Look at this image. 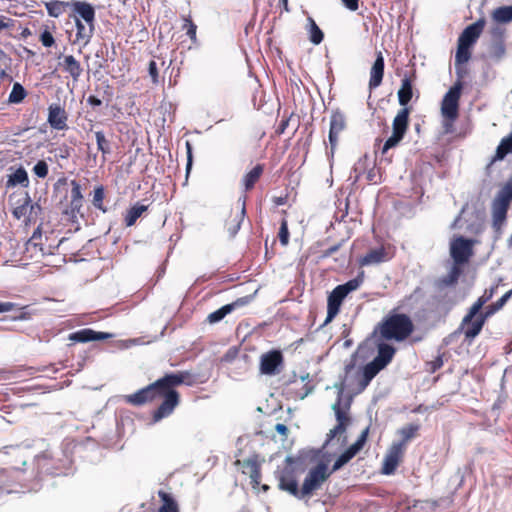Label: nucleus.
I'll list each match as a JSON object with an SVG mask.
<instances>
[{
	"mask_svg": "<svg viewBox=\"0 0 512 512\" xmlns=\"http://www.w3.org/2000/svg\"><path fill=\"white\" fill-rule=\"evenodd\" d=\"M195 383V375L190 371L166 373L146 387L133 394L126 395L125 401L133 406H141L162 399V402L152 414L153 421L158 422L170 416L179 405L180 394L176 388L181 385L192 386Z\"/></svg>",
	"mask_w": 512,
	"mask_h": 512,
	"instance_id": "nucleus-1",
	"label": "nucleus"
},
{
	"mask_svg": "<svg viewBox=\"0 0 512 512\" xmlns=\"http://www.w3.org/2000/svg\"><path fill=\"white\" fill-rule=\"evenodd\" d=\"M412 318L399 308H393L379 321L373 330L376 340H387L397 343L406 341L414 332Z\"/></svg>",
	"mask_w": 512,
	"mask_h": 512,
	"instance_id": "nucleus-2",
	"label": "nucleus"
},
{
	"mask_svg": "<svg viewBox=\"0 0 512 512\" xmlns=\"http://www.w3.org/2000/svg\"><path fill=\"white\" fill-rule=\"evenodd\" d=\"M411 99L412 98H399V103L402 108L393 119L392 135L385 141L382 147V154L396 147L404 138L409 126V115L412 111V107L408 106Z\"/></svg>",
	"mask_w": 512,
	"mask_h": 512,
	"instance_id": "nucleus-3",
	"label": "nucleus"
},
{
	"mask_svg": "<svg viewBox=\"0 0 512 512\" xmlns=\"http://www.w3.org/2000/svg\"><path fill=\"white\" fill-rule=\"evenodd\" d=\"M363 283V276L359 275L344 284L337 285L327 298V317L325 323L332 321L339 313L341 305L347 295L357 290Z\"/></svg>",
	"mask_w": 512,
	"mask_h": 512,
	"instance_id": "nucleus-4",
	"label": "nucleus"
},
{
	"mask_svg": "<svg viewBox=\"0 0 512 512\" xmlns=\"http://www.w3.org/2000/svg\"><path fill=\"white\" fill-rule=\"evenodd\" d=\"M327 464L320 462L311 468L306 475L302 487L300 488L299 499L310 497L313 492L320 489L324 482L331 476Z\"/></svg>",
	"mask_w": 512,
	"mask_h": 512,
	"instance_id": "nucleus-5",
	"label": "nucleus"
},
{
	"mask_svg": "<svg viewBox=\"0 0 512 512\" xmlns=\"http://www.w3.org/2000/svg\"><path fill=\"white\" fill-rule=\"evenodd\" d=\"M285 462L286 465L275 472L278 488L299 499L300 488L298 486L297 472L292 466L294 460L291 457H287Z\"/></svg>",
	"mask_w": 512,
	"mask_h": 512,
	"instance_id": "nucleus-6",
	"label": "nucleus"
},
{
	"mask_svg": "<svg viewBox=\"0 0 512 512\" xmlns=\"http://www.w3.org/2000/svg\"><path fill=\"white\" fill-rule=\"evenodd\" d=\"M512 192L502 187L492 203V225L496 232H500L504 225L510 203Z\"/></svg>",
	"mask_w": 512,
	"mask_h": 512,
	"instance_id": "nucleus-7",
	"label": "nucleus"
},
{
	"mask_svg": "<svg viewBox=\"0 0 512 512\" xmlns=\"http://www.w3.org/2000/svg\"><path fill=\"white\" fill-rule=\"evenodd\" d=\"M471 314L472 309H468L458 329L455 331V333H462L464 335V341L469 344L480 334L487 321L481 312Z\"/></svg>",
	"mask_w": 512,
	"mask_h": 512,
	"instance_id": "nucleus-8",
	"label": "nucleus"
},
{
	"mask_svg": "<svg viewBox=\"0 0 512 512\" xmlns=\"http://www.w3.org/2000/svg\"><path fill=\"white\" fill-rule=\"evenodd\" d=\"M42 238L41 227L38 226L25 244V254H27V257L38 258L40 256L54 254V250L58 249L60 243L63 241V239L59 240L56 245H46Z\"/></svg>",
	"mask_w": 512,
	"mask_h": 512,
	"instance_id": "nucleus-9",
	"label": "nucleus"
},
{
	"mask_svg": "<svg viewBox=\"0 0 512 512\" xmlns=\"http://www.w3.org/2000/svg\"><path fill=\"white\" fill-rule=\"evenodd\" d=\"M473 239H468L463 236L455 237L450 243V256L457 264L469 263L471 257L474 255Z\"/></svg>",
	"mask_w": 512,
	"mask_h": 512,
	"instance_id": "nucleus-10",
	"label": "nucleus"
},
{
	"mask_svg": "<svg viewBox=\"0 0 512 512\" xmlns=\"http://www.w3.org/2000/svg\"><path fill=\"white\" fill-rule=\"evenodd\" d=\"M459 98H443L441 103L442 126L445 133L454 131V123L459 117Z\"/></svg>",
	"mask_w": 512,
	"mask_h": 512,
	"instance_id": "nucleus-11",
	"label": "nucleus"
},
{
	"mask_svg": "<svg viewBox=\"0 0 512 512\" xmlns=\"http://www.w3.org/2000/svg\"><path fill=\"white\" fill-rule=\"evenodd\" d=\"M332 409L335 412L337 425L329 431L327 434V442L332 440L338 434H342L346 431L350 424V417L347 412L341 407V397L339 396L337 401L333 404Z\"/></svg>",
	"mask_w": 512,
	"mask_h": 512,
	"instance_id": "nucleus-12",
	"label": "nucleus"
},
{
	"mask_svg": "<svg viewBox=\"0 0 512 512\" xmlns=\"http://www.w3.org/2000/svg\"><path fill=\"white\" fill-rule=\"evenodd\" d=\"M41 213V206L38 203H32L31 199L27 196L23 204L17 206L12 211L13 217L21 219L26 217V224L35 222Z\"/></svg>",
	"mask_w": 512,
	"mask_h": 512,
	"instance_id": "nucleus-13",
	"label": "nucleus"
},
{
	"mask_svg": "<svg viewBox=\"0 0 512 512\" xmlns=\"http://www.w3.org/2000/svg\"><path fill=\"white\" fill-rule=\"evenodd\" d=\"M235 465L242 467V473L248 475L251 479V485L256 488L261 481V465L257 460V456L244 460H236Z\"/></svg>",
	"mask_w": 512,
	"mask_h": 512,
	"instance_id": "nucleus-14",
	"label": "nucleus"
},
{
	"mask_svg": "<svg viewBox=\"0 0 512 512\" xmlns=\"http://www.w3.org/2000/svg\"><path fill=\"white\" fill-rule=\"evenodd\" d=\"M283 363V355L279 350L269 351L261 356L260 371L265 375H274Z\"/></svg>",
	"mask_w": 512,
	"mask_h": 512,
	"instance_id": "nucleus-15",
	"label": "nucleus"
},
{
	"mask_svg": "<svg viewBox=\"0 0 512 512\" xmlns=\"http://www.w3.org/2000/svg\"><path fill=\"white\" fill-rule=\"evenodd\" d=\"M70 185V202L64 210V213L70 217H75L78 213H80L83 207L84 197L79 182L76 180H71Z\"/></svg>",
	"mask_w": 512,
	"mask_h": 512,
	"instance_id": "nucleus-16",
	"label": "nucleus"
},
{
	"mask_svg": "<svg viewBox=\"0 0 512 512\" xmlns=\"http://www.w3.org/2000/svg\"><path fill=\"white\" fill-rule=\"evenodd\" d=\"M484 25V19H479L468 25L460 34L457 43L472 48L481 35Z\"/></svg>",
	"mask_w": 512,
	"mask_h": 512,
	"instance_id": "nucleus-17",
	"label": "nucleus"
},
{
	"mask_svg": "<svg viewBox=\"0 0 512 512\" xmlns=\"http://www.w3.org/2000/svg\"><path fill=\"white\" fill-rule=\"evenodd\" d=\"M76 34L72 44L79 45L80 48L85 47L91 40L95 24L82 22L79 17H74Z\"/></svg>",
	"mask_w": 512,
	"mask_h": 512,
	"instance_id": "nucleus-18",
	"label": "nucleus"
},
{
	"mask_svg": "<svg viewBox=\"0 0 512 512\" xmlns=\"http://www.w3.org/2000/svg\"><path fill=\"white\" fill-rule=\"evenodd\" d=\"M112 335L106 332L94 331L90 328H84L69 334V340L75 343H87L91 341H100L111 338Z\"/></svg>",
	"mask_w": 512,
	"mask_h": 512,
	"instance_id": "nucleus-19",
	"label": "nucleus"
},
{
	"mask_svg": "<svg viewBox=\"0 0 512 512\" xmlns=\"http://www.w3.org/2000/svg\"><path fill=\"white\" fill-rule=\"evenodd\" d=\"M404 455V450L400 445H392L386 455L381 472L385 475H391L395 472Z\"/></svg>",
	"mask_w": 512,
	"mask_h": 512,
	"instance_id": "nucleus-20",
	"label": "nucleus"
},
{
	"mask_svg": "<svg viewBox=\"0 0 512 512\" xmlns=\"http://www.w3.org/2000/svg\"><path fill=\"white\" fill-rule=\"evenodd\" d=\"M70 9L75 13L74 17L86 23L95 24V8L91 3L86 1L72 0Z\"/></svg>",
	"mask_w": 512,
	"mask_h": 512,
	"instance_id": "nucleus-21",
	"label": "nucleus"
},
{
	"mask_svg": "<svg viewBox=\"0 0 512 512\" xmlns=\"http://www.w3.org/2000/svg\"><path fill=\"white\" fill-rule=\"evenodd\" d=\"M388 342L387 340H377L376 342L377 355L373 361L383 369L393 360L396 354V348Z\"/></svg>",
	"mask_w": 512,
	"mask_h": 512,
	"instance_id": "nucleus-22",
	"label": "nucleus"
},
{
	"mask_svg": "<svg viewBox=\"0 0 512 512\" xmlns=\"http://www.w3.org/2000/svg\"><path fill=\"white\" fill-rule=\"evenodd\" d=\"M48 123L56 130L67 129V113L63 107L57 104L49 106Z\"/></svg>",
	"mask_w": 512,
	"mask_h": 512,
	"instance_id": "nucleus-23",
	"label": "nucleus"
},
{
	"mask_svg": "<svg viewBox=\"0 0 512 512\" xmlns=\"http://www.w3.org/2000/svg\"><path fill=\"white\" fill-rule=\"evenodd\" d=\"M385 61L382 52H378L370 70V91L381 85L384 76Z\"/></svg>",
	"mask_w": 512,
	"mask_h": 512,
	"instance_id": "nucleus-24",
	"label": "nucleus"
},
{
	"mask_svg": "<svg viewBox=\"0 0 512 512\" xmlns=\"http://www.w3.org/2000/svg\"><path fill=\"white\" fill-rule=\"evenodd\" d=\"M246 303H247L246 298H238L234 302H232L230 304H226V305L222 306L221 308H219L218 310L210 313L207 316V321L210 324L217 323V322L221 321L226 315H228L229 313L234 311L236 308L241 307V306L245 305Z\"/></svg>",
	"mask_w": 512,
	"mask_h": 512,
	"instance_id": "nucleus-25",
	"label": "nucleus"
},
{
	"mask_svg": "<svg viewBox=\"0 0 512 512\" xmlns=\"http://www.w3.org/2000/svg\"><path fill=\"white\" fill-rule=\"evenodd\" d=\"M512 153V132L501 139L499 145L497 146L496 152L494 156L491 158L490 162L487 165V169H489L495 162L503 160L508 154Z\"/></svg>",
	"mask_w": 512,
	"mask_h": 512,
	"instance_id": "nucleus-26",
	"label": "nucleus"
},
{
	"mask_svg": "<svg viewBox=\"0 0 512 512\" xmlns=\"http://www.w3.org/2000/svg\"><path fill=\"white\" fill-rule=\"evenodd\" d=\"M381 370L383 368L373 360L366 364L358 382L359 391H363Z\"/></svg>",
	"mask_w": 512,
	"mask_h": 512,
	"instance_id": "nucleus-27",
	"label": "nucleus"
},
{
	"mask_svg": "<svg viewBox=\"0 0 512 512\" xmlns=\"http://www.w3.org/2000/svg\"><path fill=\"white\" fill-rule=\"evenodd\" d=\"M420 428L421 425L419 423L407 424L398 430V434L401 436V440L393 444L400 445L401 449L405 451L407 443L418 435Z\"/></svg>",
	"mask_w": 512,
	"mask_h": 512,
	"instance_id": "nucleus-28",
	"label": "nucleus"
},
{
	"mask_svg": "<svg viewBox=\"0 0 512 512\" xmlns=\"http://www.w3.org/2000/svg\"><path fill=\"white\" fill-rule=\"evenodd\" d=\"M149 205L142 204L140 202L135 203L131 206L124 216V223L127 227L133 226L136 221L148 210Z\"/></svg>",
	"mask_w": 512,
	"mask_h": 512,
	"instance_id": "nucleus-29",
	"label": "nucleus"
},
{
	"mask_svg": "<svg viewBox=\"0 0 512 512\" xmlns=\"http://www.w3.org/2000/svg\"><path fill=\"white\" fill-rule=\"evenodd\" d=\"M157 494L162 503L158 512H180L179 505L171 493L159 490Z\"/></svg>",
	"mask_w": 512,
	"mask_h": 512,
	"instance_id": "nucleus-30",
	"label": "nucleus"
},
{
	"mask_svg": "<svg viewBox=\"0 0 512 512\" xmlns=\"http://www.w3.org/2000/svg\"><path fill=\"white\" fill-rule=\"evenodd\" d=\"M264 172V165L257 164L243 177V185L245 191H250L254 188L255 184L259 181Z\"/></svg>",
	"mask_w": 512,
	"mask_h": 512,
	"instance_id": "nucleus-31",
	"label": "nucleus"
},
{
	"mask_svg": "<svg viewBox=\"0 0 512 512\" xmlns=\"http://www.w3.org/2000/svg\"><path fill=\"white\" fill-rule=\"evenodd\" d=\"M239 202H241L240 208L235 214L233 220L228 223L227 227L230 235L232 236H235L238 233L241 227V223L243 222L246 215V198L244 197L243 199H239Z\"/></svg>",
	"mask_w": 512,
	"mask_h": 512,
	"instance_id": "nucleus-32",
	"label": "nucleus"
},
{
	"mask_svg": "<svg viewBox=\"0 0 512 512\" xmlns=\"http://www.w3.org/2000/svg\"><path fill=\"white\" fill-rule=\"evenodd\" d=\"M471 58V47L464 46L457 43V50L455 54V70L458 75L463 70V66L469 61Z\"/></svg>",
	"mask_w": 512,
	"mask_h": 512,
	"instance_id": "nucleus-33",
	"label": "nucleus"
},
{
	"mask_svg": "<svg viewBox=\"0 0 512 512\" xmlns=\"http://www.w3.org/2000/svg\"><path fill=\"white\" fill-rule=\"evenodd\" d=\"M506 54L504 41H491L488 47V57L494 62L499 63Z\"/></svg>",
	"mask_w": 512,
	"mask_h": 512,
	"instance_id": "nucleus-34",
	"label": "nucleus"
},
{
	"mask_svg": "<svg viewBox=\"0 0 512 512\" xmlns=\"http://www.w3.org/2000/svg\"><path fill=\"white\" fill-rule=\"evenodd\" d=\"M512 296V289L507 291L500 299H498L496 302L488 305L483 310L482 315L486 320H488L491 316H493L496 312H498L500 309L503 308V306L506 304V302L511 298Z\"/></svg>",
	"mask_w": 512,
	"mask_h": 512,
	"instance_id": "nucleus-35",
	"label": "nucleus"
},
{
	"mask_svg": "<svg viewBox=\"0 0 512 512\" xmlns=\"http://www.w3.org/2000/svg\"><path fill=\"white\" fill-rule=\"evenodd\" d=\"M71 1H49L45 3V7L49 16L57 18L62 15L67 8H70Z\"/></svg>",
	"mask_w": 512,
	"mask_h": 512,
	"instance_id": "nucleus-36",
	"label": "nucleus"
},
{
	"mask_svg": "<svg viewBox=\"0 0 512 512\" xmlns=\"http://www.w3.org/2000/svg\"><path fill=\"white\" fill-rule=\"evenodd\" d=\"M497 288L498 286L496 285L489 289H485L483 294L469 307V309H472L471 315H473L474 313L483 312L482 308L489 300L492 299Z\"/></svg>",
	"mask_w": 512,
	"mask_h": 512,
	"instance_id": "nucleus-37",
	"label": "nucleus"
},
{
	"mask_svg": "<svg viewBox=\"0 0 512 512\" xmlns=\"http://www.w3.org/2000/svg\"><path fill=\"white\" fill-rule=\"evenodd\" d=\"M63 69L69 73L74 79L78 78L82 73L80 63L72 55L64 57L62 62Z\"/></svg>",
	"mask_w": 512,
	"mask_h": 512,
	"instance_id": "nucleus-38",
	"label": "nucleus"
},
{
	"mask_svg": "<svg viewBox=\"0 0 512 512\" xmlns=\"http://www.w3.org/2000/svg\"><path fill=\"white\" fill-rule=\"evenodd\" d=\"M292 385L295 387L290 388L289 394L294 399H304L312 390V387H308V383H304V379L300 381H293Z\"/></svg>",
	"mask_w": 512,
	"mask_h": 512,
	"instance_id": "nucleus-39",
	"label": "nucleus"
},
{
	"mask_svg": "<svg viewBox=\"0 0 512 512\" xmlns=\"http://www.w3.org/2000/svg\"><path fill=\"white\" fill-rule=\"evenodd\" d=\"M308 33H309V40L314 45H319L323 39H324V33L319 28V26L316 24L314 19L312 17H308Z\"/></svg>",
	"mask_w": 512,
	"mask_h": 512,
	"instance_id": "nucleus-40",
	"label": "nucleus"
},
{
	"mask_svg": "<svg viewBox=\"0 0 512 512\" xmlns=\"http://www.w3.org/2000/svg\"><path fill=\"white\" fill-rule=\"evenodd\" d=\"M386 252L384 248L372 249L360 260L361 265H370L384 261Z\"/></svg>",
	"mask_w": 512,
	"mask_h": 512,
	"instance_id": "nucleus-41",
	"label": "nucleus"
},
{
	"mask_svg": "<svg viewBox=\"0 0 512 512\" xmlns=\"http://www.w3.org/2000/svg\"><path fill=\"white\" fill-rule=\"evenodd\" d=\"M95 138L97 143V149L102 153L103 162L106 161V155L111 153L110 141L106 139L103 131H96Z\"/></svg>",
	"mask_w": 512,
	"mask_h": 512,
	"instance_id": "nucleus-42",
	"label": "nucleus"
},
{
	"mask_svg": "<svg viewBox=\"0 0 512 512\" xmlns=\"http://www.w3.org/2000/svg\"><path fill=\"white\" fill-rule=\"evenodd\" d=\"M493 19L498 23H509L512 21V5L501 6L493 11Z\"/></svg>",
	"mask_w": 512,
	"mask_h": 512,
	"instance_id": "nucleus-43",
	"label": "nucleus"
},
{
	"mask_svg": "<svg viewBox=\"0 0 512 512\" xmlns=\"http://www.w3.org/2000/svg\"><path fill=\"white\" fill-rule=\"evenodd\" d=\"M368 435H369V427H366L361 432L358 439L352 445H350L345 451H347L352 457H354L364 447V445L367 441Z\"/></svg>",
	"mask_w": 512,
	"mask_h": 512,
	"instance_id": "nucleus-44",
	"label": "nucleus"
},
{
	"mask_svg": "<svg viewBox=\"0 0 512 512\" xmlns=\"http://www.w3.org/2000/svg\"><path fill=\"white\" fill-rule=\"evenodd\" d=\"M18 184L23 186L28 184V175L23 168H18L8 179V185L15 186Z\"/></svg>",
	"mask_w": 512,
	"mask_h": 512,
	"instance_id": "nucleus-45",
	"label": "nucleus"
},
{
	"mask_svg": "<svg viewBox=\"0 0 512 512\" xmlns=\"http://www.w3.org/2000/svg\"><path fill=\"white\" fill-rule=\"evenodd\" d=\"M346 126L345 117L342 113L336 111L331 116L330 121V130H333L337 133H341Z\"/></svg>",
	"mask_w": 512,
	"mask_h": 512,
	"instance_id": "nucleus-46",
	"label": "nucleus"
},
{
	"mask_svg": "<svg viewBox=\"0 0 512 512\" xmlns=\"http://www.w3.org/2000/svg\"><path fill=\"white\" fill-rule=\"evenodd\" d=\"M104 198H105L104 187L102 185H99V186L95 187L94 193H93L92 203H93L95 208L101 210L102 212H106L107 211L106 207L103 204Z\"/></svg>",
	"mask_w": 512,
	"mask_h": 512,
	"instance_id": "nucleus-47",
	"label": "nucleus"
},
{
	"mask_svg": "<svg viewBox=\"0 0 512 512\" xmlns=\"http://www.w3.org/2000/svg\"><path fill=\"white\" fill-rule=\"evenodd\" d=\"M397 96H413L412 80L407 75L402 79V84L397 92Z\"/></svg>",
	"mask_w": 512,
	"mask_h": 512,
	"instance_id": "nucleus-48",
	"label": "nucleus"
},
{
	"mask_svg": "<svg viewBox=\"0 0 512 512\" xmlns=\"http://www.w3.org/2000/svg\"><path fill=\"white\" fill-rule=\"evenodd\" d=\"M279 241L283 246L288 245L289 243V230H288V222L286 219H282L281 225L278 233Z\"/></svg>",
	"mask_w": 512,
	"mask_h": 512,
	"instance_id": "nucleus-49",
	"label": "nucleus"
},
{
	"mask_svg": "<svg viewBox=\"0 0 512 512\" xmlns=\"http://www.w3.org/2000/svg\"><path fill=\"white\" fill-rule=\"evenodd\" d=\"M353 457L347 452L344 451L334 462L333 466L329 471H332L334 473L335 471L339 470L342 466H344L346 463H348Z\"/></svg>",
	"mask_w": 512,
	"mask_h": 512,
	"instance_id": "nucleus-50",
	"label": "nucleus"
},
{
	"mask_svg": "<svg viewBox=\"0 0 512 512\" xmlns=\"http://www.w3.org/2000/svg\"><path fill=\"white\" fill-rule=\"evenodd\" d=\"M34 174L39 178H45L48 175L49 168L44 160H39L33 167Z\"/></svg>",
	"mask_w": 512,
	"mask_h": 512,
	"instance_id": "nucleus-51",
	"label": "nucleus"
},
{
	"mask_svg": "<svg viewBox=\"0 0 512 512\" xmlns=\"http://www.w3.org/2000/svg\"><path fill=\"white\" fill-rule=\"evenodd\" d=\"M185 22L186 23L184 25V28H187V31H186L187 36L190 38V40L193 43H196V41H197V36H196L197 26L193 23V21L190 18L185 19Z\"/></svg>",
	"mask_w": 512,
	"mask_h": 512,
	"instance_id": "nucleus-52",
	"label": "nucleus"
},
{
	"mask_svg": "<svg viewBox=\"0 0 512 512\" xmlns=\"http://www.w3.org/2000/svg\"><path fill=\"white\" fill-rule=\"evenodd\" d=\"M443 356L438 355L435 359L426 363L427 371L430 373H435L443 366Z\"/></svg>",
	"mask_w": 512,
	"mask_h": 512,
	"instance_id": "nucleus-53",
	"label": "nucleus"
},
{
	"mask_svg": "<svg viewBox=\"0 0 512 512\" xmlns=\"http://www.w3.org/2000/svg\"><path fill=\"white\" fill-rule=\"evenodd\" d=\"M40 41L44 47H52L55 43L54 36L47 29L41 33Z\"/></svg>",
	"mask_w": 512,
	"mask_h": 512,
	"instance_id": "nucleus-54",
	"label": "nucleus"
},
{
	"mask_svg": "<svg viewBox=\"0 0 512 512\" xmlns=\"http://www.w3.org/2000/svg\"><path fill=\"white\" fill-rule=\"evenodd\" d=\"M148 73H149V76L151 77L153 83H157L158 82V78H159V72H158V65H157V62L155 60H151L148 64Z\"/></svg>",
	"mask_w": 512,
	"mask_h": 512,
	"instance_id": "nucleus-55",
	"label": "nucleus"
},
{
	"mask_svg": "<svg viewBox=\"0 0 512 512\" xmlns=\"http://www.w3.org/2000/svg\"><path fill=\"white\" fill-rule=\"evenodd\" d=\"M8 96H27L26 89L21 83L15 82Z\"/></svg>",
	"mask_w": 512,
	"mask_h": 512,
	"instance_id": "nucleus-56",
	"label": "nucleus"
},
{
	"mask_svg": "<svg viewBox=\"0 0 512 512\" xmlns=\"http://www.w3.org/2000/svg\"><path fill=\"white\" fill-rule=\"evenodd\" d=\"M458 278L448 273L446 276L440 279V285L450 287L455 286L458 283Z\"/></svg>",
	"mask_w": 512,
	"mask_h": 512,
	"instance_id": "nucleus-57",
	"label": "nucleus"
},
{
	"mask_svg": "<svg viewBox=\"0 0 512 512\" xmlns=\"http://www.w3.org/2000/svg\"><path fill=\"white\" fill-rule=\"evenodd\" d=\"M289 122H290V117H284L280 121L278 126L276 127L275 134L278 135V136L282 135L286 131V129H287L288 125H289Z\"/></svg>",
	"mask_w": 512,
	"mask_h": 512,
	"instance_id": "nucleus-58",
	"label": "nucleus"
},
{
	"mask_svg": "<svg viewBox=\"0 0 512 512\" xmlns=\"http://www.w3.org/2000/svg\"><path fill=\"white\" fill-rule=\"evenodd\" d=\"M491 36H492L491 41H504V30L501 27L496 26V27L492 28Z\"/></svg>",
	"mask_w": 512,
	"mask_h": 512,
	"instance_id": "nucleus-59",
	"label": "nucleus"
},
{
	"mask_svg": "<svg viewBox=\"0 0 512 512\" xmlns=\"http://www.w3.org/2000/svg\"><path fill=\"white\" fill-rule=\"evenodd\" d=\"M465 264H457L453 261L452 267L448 273L455 276L456 278H460V276L463 274V267Z\"/></svg>",
	"mask_w": 512,
	"mask_h": 512,
	"instance_id": "nucleus-60",
	"label": "nucleus"
},
{
	"mask_svg": "<svg viewBox=\"0 0 512 512\" xmlns=\"http://www.w3.org/2000/svg\"><path fill=\"white\" fill-rule=\"evenodd\" d=\"M338 136H339V133L329 129V143H330L331 153L332 154H333L334 150L337 147Z\"/></svg>",
	"mask_w": 512,
	"mask_h": 512,
	"instance_id": "nucleus-61",
	"label": "nucleus"
},
{
	"mask_svg": "<svg viewBox=\"0 0 512 512\" xmlns=\"http://www.w3.org/2000/svg\"><path fill=\"white\" fill-rule=\"evenodd\" d=\"M186 148H187V165H186V174L188 175L191 167H192V146L189 142H186Z\"/></svg>",
	"mask_w": 512,
	"mask_h": 512,
	"instance_id": "nucleus-62",
	"label": "nucleus"
},
{
	"mask_svg": "<svg viewBox=\"0 0 512 512\" xmlns=\"http://www.w3.org/2000/svg\"><path fill=\"white\" fill-rule=\"evenodd\" d=\"M461 90V83H456L447 92H445L444 96H460Z\"/></svg>",
	"mask_w": 512,
	"mask_h": 512,
	"instance_id": "nucleus-63",
	"label": "nucleus"
},
{
	"mask_svg": "<svg viewBox=\"0 0 512 512\" xmlns=\"http://www.w3.org/2000/svg\"><path fill=\"white\" fill-rule=\"evenodd\" d=\"M343 5L351 11H356L359 7V0H341Z\"/></svg>",
	"mask_w": 512,
	"mask_h": 512,
	"instance_id": "nucleus-64",
	"label": "nucleus"
}]
</instances>
